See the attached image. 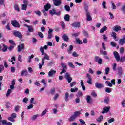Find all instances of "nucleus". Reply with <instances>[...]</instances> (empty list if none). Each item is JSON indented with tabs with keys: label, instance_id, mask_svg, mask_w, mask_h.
Returning <instances> with one entry per match:
<instances>
[{
	"label": "nucleus",
	"instance_id": "obj_29",
	"mask_svg": "<svg viewBox=\"0 0 125 125\" xmlns=\"http://www.w3.org/2000/svg\"><path fill=\"white\" fill-rule=\"evenodd\" d=\"M64 98L66 102H68V101H69V93H65Z\"/></svg>",
	"mask_w": 125,
	"mask_h": 125
},
{
	"label": "nucleus",
	"instance_id": "obj_52",
	"mask_svg": "<svg viewBox=\"0 0 125 125\" xmlns=\"http://www.w3.org/2000/svg\"><path fill=\"white\" fill-rule=\"evenodd\" d=\"M47 111H48V109L46 108L45 110H44L42 113V114H41L42 117L43 116H44V115H45V114H46V113L47 112Z\"/></svg>",
	"mask_w": 125,
	"mask_h": 125
},
{
	"label": "nucleus",
	"instance_id": "obj_7",
	"mask_svg": "<svg viewBox=\"0 0 125 125\" xmlns=\"http://www.w3.org/2000/svg\"><path fill=\"white\" fill-rule=\"evenodd\" d=\"M10 89H8L6 94V97H8V96H9V95H10V94L11 93V92H12V90H13V89H14V88H15V87L12 85H10Z\"/></svg>",
	"mask_w": 125,
	"mask_h": 125
},
{
	"label": "nucleus",
	"instance_id": "obj_3",
	"mask_svg": "<svg viewBox=\"0 0 125 125\" xmlns=\"http://www.w3.org/2000/svg\"><path fill=\"white\" fill-rule=\"evenodd\" d=\"M80 115H81V111H76L70 118L69 122H73V121L75 120L77 117H79Z\"/></svg>",
	"mask_w": 125,
	"mask_h": 125
},
{
	"label": "nucleus",
	"instance_id": "obj_42",
	"mask_svg": "<svg viewBox=\"0 0 125 125\" xmlns=\"http://www.w3.org/2000/svg\"><path fill=\"white\" fill-rule=\"evenodd\" d=\"M28 5H25V4H22L21 5V9L22 10H27V7Z\"/></svg>",
	"mask_w": 125,
	"mask_h": 125
},
{
	"label": "nucleus",
	"instance_id": "obj_27",
	"mask_svg": "<svg viewBox=\"0 0 125 125\" xmlns=\"http://www.w3.org/2000/svg\"><path fill=\"white\" fill-rule=\"evenodd\" d=\"M72 27H74V28H80V22H74L72 25Z\"/></svg>",
	"mask_w": 125,
	"mask_h": 125
},
{
	"label": "nucleus",
	"instance_id": "obj_50",
	"mask_svg": "<svg viewBox=\"0 0 125 125\" xmlns=\"http://www.w3.org/2000/svg\"><path fill=\"white\" fill-rule=\"evenodd\" d=\"M79 56V54H77V52L76 51L72 53V56H74V57H78Z\"/></svg>",
	"mask_w": 125,
	"mask_h": 125
},
{
	"label": "nucleus",
	"instance_id": "obj_11",
	"mask_svg": "<svg viewBox=\"0 0 125 125\" xmlns=\"http://www.w3.org/2000/svg\"><path fill=\"white\" fill-rule=\"evenodd\" d=\"M53 2L55 6H59L61 5V3H62L61 0H53Z\"/></svg>",
	"mask_w": 125,
	"mask_h": 125
},
{
	"label": "nucleus",
	"instance_id": "obj_64",
	"mask_svg": "<svg viewBox=\"0 0 125 125\" xmlns=\"http://www.w3.org/2000/svg\"><path fill=\"white\" fill-rule=\"evenodd\" d=\"M122 107L125 108V100H123L121 103Z\"/></svg>",
	"mask_w": 125,
	"mask_h": 125
},
{
	"label": "nucleus",
	"instance_id": "obj_15",
	"mask_svg": "<svg viewBox=\"0 0 125 125\" xmlns=\"http://www.w3.org/2000/svg\"><path fill=\"white\" fill-rule=\"evenodd\" d=\"M52 32H53V30L51 29H49L48 32V39L49 40H50V39H52V37L53 36L52 35Z\"/></svg>",
	"mask_w": 125,
	"mask_h": 125
},
{
	"label": "nucleus",
	"instance_id": "obj_36",
	"mask_svg": "<svg viewBox=\"0 0 125 125\" xmlns=\"http://www.w3.org/2000/svg\"><path fill=\"white\" fill-rule=\"evenodd\" d=\"M15 60H16L15 57H12L11 58V60H8V61H9V62H11L12 65H14L15 63L14 62H13V61H15Z\"/></svg>",
	"mask_w": 125,
	"mask_h": 125
},
{
	"label": "nucleus",
	"instance_id": "obj_37",
	"mask_svg": "<svg viewBox=\"0 0 125 125\" xmlns=\"http://www.w3.org/2000/svg\"><path fill=\"white\" fill-rule=\"evenodd\" d=\"M38 117H40V115H39V114L34 115H33V116L31 117V119H32V121H35V120L37 119V118Z\"/></svg>",
	"mask_w": 125,
	"mask_h": 125
},
{
	"label": "nucleus",
	"instance_id": "obj_22",
	"mask_svg": "<svg viewBox=\"0 0 125 125\" xmlns=\"http://www.w3.org/2000/svg\"><path fill=\"white\" fill-rule=\"evenodd\" d=\"M111 36L113 37V39L115 40L116 42H118L119 41V39L117 38V33L115 32H112L111 33Z\"/></svg>",
	"mask_w": 125,
	"mask_h": 125
},
{
	"label": "nucleus",
	"instance_id": "obj_25",
	"mask_svg": "<svg viewBox=\"0 0 125 125\" xmlns=\"http://www.w3.org/2000/svg\"><path fill=\"white\" fill-rule=\"evenodd\" d=\"M108 28L107 26H104L103 28H102L100 30V34H103L104 32H105V31H107Z\"/></svg>",
	"mask_w": 125,
	"mask_h": 125
},
{
	"label": "nucleus",
	"instance_id": "obj_57",
	"mask_svg": "<svg viewBox=\"0 0 125 125\" xmlns=\"http://www.w3.org/2000/svg\"><path fill=\"white\" fill-rule=\"evenodd\" d=\"M33 107H34V104H30L27 106V110L33 109Z\"/></svg>",
	"mask_w": 125,
	"mask_h": 125
},
{
	"label": "nucleus",
	"instance_id": "obj_49",
	"mask_svg": "<svg viewBox=\"0 0 125 125\" xmlns=\"http://www.w3.org/2000/svg\"><path fill=\"white\" fill-rule=\"evenodd\" d=\"M71 92H77L78 91V88L75 87L70 89Z\"/></svg>",
	"mask_w": 125,
	"mask_h": 125
},
{
	"label": "nucleus",
	"instance_id": "obj_26",
	"mask_svg": "<svg viewBox=\"0 0 125 125\" xmlns=\"http://www.w3.org/2000/svg\"><path fill=\"white\" fill-rule=\"evenodd\" d=\"M21 76H25L27 77V76H28V71H27L26 69H24L23 70L21 71Z\"/></svg>",
	"mask_w": 125,
	"mask_h": 125
},
{
	"label": "nucleus",
	"instance_id": "obj_2",
	"mask_svg": "<svg viewBox=\"0 0 125 125\" xmlns=\"http://www.w3.org/2000/svg\"><path fill=\"white\" fill-rule=\"evenodd\" d=\"M49 60V56L48 55L45 54L44 57L42 58V64L41 63L39 64V68L40 70H42V66L44 65V61L45 60Z\"/></svg>",
	"mask_w": 125,
	"mask_h": 125
},
{
	"label": "nucleus",
	"instance_id": "obj_47",
	"mask_svg": "<svg viewBox=\"0 0 125 125\" xmlns=\"http://www.w3.org/2000/svg\"><path fill=\"white\" fill-rule=\"evenodd\" d=\"M61 27H62V28L63 29H65V22H64V21H61Z\"/></svg>",
	"mask_w": 125,
	"mask_h": 125
},
{
	"label": "nucleus",
	"instance_id": "obj_19",
	"mask_svg": "<svg viewBox=\"0 0 125 125\" xmlns=\"http://www.w3.org/2000/svg\"><path fill=\"white\" fill-rule=\"evenodd\" d=\"M113 30L115 31V32H119V31H121L122 30V28L121 26L116 25L113 28Z\"/></svg>",
	"mask_w": 125,
	"mask_h": 125
},
{
	"label": "nucleus",
	"instance_id": "obj_40",
	"mask_svg": "<svg viewBox=\"0 0 125 125\" xmlns=\"http://www.w3.org/2000/svg\"><path fill=\"white\" fill-rule=\"evenodd\" d=\"M84 8L85 11H86V13L89 12H88V6L87 5V4H84Z\"/></svg>",
	"mask_w": 125,
	"mask_h": 125
},
{
	"label": "nucleus",
	"instance_id": "obj_12",
	"mask_svg": "<svg viewBox=\"0 0 125 125\" xmlns=\"http://www.w3.org/2000/svg\"><path fill=\"white\" fill-rule=\"evenodd\" d=\"M117 75L119 77H122L123 75V68L119 67L117 68Z\"/></svg>",
	"mask_w": 125,
	"mask_h": 125
},
{
	"label": "nucleus",
	"instance_id": "obj_1",
	"mask_svg": "<svg viewBox=\"0 0 125 125\" xmlns=\"http://www.w3.org/2000/svg\"><path fill=\"white\" fill-rule=\"evenodd\" d=\"M113 54L115 59L117 62H121V63H124L125 61V56L120 57V54L117 51H114Z\"/></svg>",
	"mask_w": 125,
	"mask_h": 125
},
{
	"label": "nucleus",
	"instance_id": "obj_9",
	"mask_svg": "<svg viewBox=\"0 0 125 125\" xmlns=\"http://www.w3.org/2000/svg\"><path fill=\"white\" fill-rule=\"evenodd\" d=\"M94 62L101 65L102 64V59L99 58V56H95Z\"/></svg>",
	"mask_w": 125,
	"mask_h": 125
},
{
	"label": "nucleus",
	"instance_id": "obj_23",
	"mask_svg": "<svg viewBox=\"0 0 125 125\" xmlns=\"http://www.w3.org/2000/svg\"><path fill=\"white\" fill-rule=\"evenodd\" d=\"M95 85L96 88H98L99 89L100 88H102V87H103V85L98 83H95Z\"/></svg>",
	"mask_w": 125,
	"mask_h": 125
},
{
	"label": "nucleus",
	"instance_id": "obj_17",
	"mask_svg": "<svg viewBox=\"0 0 125 125\" xmlns=\"http://www.w3.org/2000/svg\"><path fill=\"white\" fill-rule=\"evenodd\" d=\"M24 46L25 45H24V44H21V45H19L18 46V52H20L22 51V50L24 49Z\"/></svg>",
	"mask_w": 125,
	"mask_h": 125
},
{
	"label": "nucleus",
	"instance_id": "obj_13",
	"mask_svg": "<svg viewBox=\"0 0 125 125\" xmlns=\"http://www.w3.org/2000/svg\"><path fill=\"white\" fill-rule=\"evenodd\" d=\"M110 106L107 107L105 106L103 108V111H102V114H106L110 111Z\"/></svg>",
	"mask_w": 125,
	"mask_h": 125
},
{
	"label": "nucleus",
	"instance_id": "obj_41",
	"mask_svg": "<svg viewBox=\"0 0 125 125\" xmlns=\"http://www.w3.org/2000/svg\"><path fill=\"white\" fill-rule=\"evenodd\" d=\"M105 92H106V93H111V92H112V90L110 88L106 87L105 88Z\"/></svg>",
	"mask_w": 125,
	"mask_h": 125
},
{
	"label": "nucleus",
	"instance_id": "obj_61",
	"mask_svg": "<svg viewBox=\"0 0 125 125\" xmlns=\"http://www.w3.org/2000/svg\"><path fill=\"white\" fill-rule=\"evenodd\" d=\"M19 109H20V106H15L14 108V111L15 112H18V111L19 110Z\"/></svg>",
	"mask_w": 125,
	"mask_h": 125
},
{
	"label": "nucleus",
	"instance_id": "obj_24",
	"mask_svg": "<svg viewBox=\"0 0 125 125\" xmlns=\"http://www.w3.org/2000/svg\"><path fill=\"white\" fill-rule=\"evenodd\" d=\"M62 40H63L64 42H69V37H68L67 34H63L62 36Z\"/></svg>",
	"mask_w": 125,
	"mask_h": 125
},
{
	"label": "nucleus",
	"instance_id": "obj_18",
	"mask_svg": "<svg viewBox=\"0 0 125 125\" xmlns=\"http://www.w3.org/2000/svg\"><path fill=\"white\" fill-rule=\"evenodd\" d=\"M86 16L87 21H90L91 20H92V17H91V16H90V13H86Z\"/></svg>",
	"mask_w": 125,
	"mask_h": 125
},
{
	"label": "nucleus",
	"instance_id": "obj_8",
	"mask_svg": "<svg viewBox=\"0 0 125 125\" xmlns=\"http://www.w3.org/2000/svg\"><path fill=\"white\" fill-rule=\"evenodd\" d=\"M65 78L66 80H67L68 83H70L71 82H72V80H73V78L70 76V73L66 72L65 75Z\"/></svg>",
	"mask_w": 125,
	"mask_h": 125
},
{
	"label": "nucleus",
	"instance_id": "obj_16",
	"mask_svg": "<svg viewBox=\"0 0 125 125\" xmlns=\"http://www.w3.org/2000/svg\"><path fill=\"white\" fill-rule=\"evenodd\" d=\"M55 74H56V71L51 69L48 73V76L49 77H53Z\"/></svg>",
	"mask_w": 125,
	"mask_h": 125
},
{
	"label": "nucleus",
	"instance_id": "obj_33",
	"mask_svg": "<svg viewBox=\"0 0 125 125\" xmlns=\"http://www.w3.org/2000/svg\"><path fill=\"white\" fill-rule=\"evenodd\" d=\"M28 32H29V33H32L34 32V27H33L32 25H30L28 28Z\"/></svg>",
	"mask_w": 125,
	"mask_h": 125
},
{
	"label": "nucleus",
	"instance_id": "obj_30",
	"mask_svg": "<svg viewBox=\"0 0 125 125\" xmlns=\"http://www.w3.org/2000/svg\"><path fill=\"white\" fill-rule=\"evenodd\" d=\"M86 100L87 103H90V102H92V99L90 96H87L86 97Z\"/></svg>",
	"mask_w": 125,
	"mask_h": 125
},
{
	"label": "nucleus",
	"instance_id": "obj_43",
	"mask_svg": "<svg viewBox=\"0 0 125 125\" xmlns=\"http://www.w3.org/2000/svg\"><path fill=\"white\" fill-rule=\"evenodd\" d=\"M11 105V103H10V102H7L6 103V108H7V109H9V108H10Z\"/></svg>",
	"mask_w": 125,
	"mask_h": 125
},
{
	"label": "nucleus",
	"instance_id": "obj_35",
	"mask_svg": "<svg viewBox=\"0 0 125 125\" xmlns=\"http://www.w3.org/2000/svg\"><path fill=\"white\" fill-rule=\"evenodd\" d=\"M64 9H65L66 11H67L68 12H69L71 11L70 6H68V5H66L64 6Z\"/></svg>",
	"mask_w": 125,
	"mask_h": 125
},
{
	"label": "nucleus",
	"instance_id": "obj_48",
	"mask_svg": "<svg viewBox=\"0 0 125 125\" xmlns=\"http://www.w3.org/2000/svg\"><path fill=\"white\" fill-rule=\"evenodd\" d=\"M68 66H69L70 68H72V69H75V65H74L73 63L69 62L68 63Z\"/></svg>",
	"mask_w": 125,
	"mask_h": 125
},
{
	"label": "nucleus",
	"instance_id": "obj_44",
	"mask_svg": "<svg viewBox=\"0 0 125 125\" xmlns=\"http://www.w3.org/2000/svg\"><path fill=\"white\" fill-rule=\"evenodd\" d=\"M76 41L78 44H83V41L80 40L79 38H76Z\"/></svg>",
	"mask_w": 125,
	"mask_h": 125
},
{
	"label": "nucleus",
	"instance_id": "obj_60",
	"mask_svg": "<svg viewBox=\"0 0 125 125\" xmlns=\"http://www.w3.org/2000/svg\"><path fill=\"white\" fill-rule=\"evenodd\" d=\"M41 52L42 53V55H44V50L43 49V47H41L40 49Z\"/></svg>",
	"mask_w": 125,
	"mask_h": 125
},
{
	"label": "nucleus",
	"instance_id": "obj_31",
	"mask_svg": "<svg viewBox=\"0 0 125 125\" xmlns=\"http://www.w3.org/2000/svg\"><path fill=\"white\" fill-rule=\"evenodd\" d=\"M1 51L3 52H6V51H7V46L4 44H3V48L2 49Z\"/></svg>",
	"mask_w": 125,
	"mask_h": 125
},
{
	"label": "nucleus",
	"instance_id": "obj_63",
	"mask_svg": "<svg viewBox=\"0 0 125 125\" xmlns=\"http://www.w3.org/2000/svg\"><path fill=\"white\" fill-rule=\"evenodd\" d=\"M121 9L122 11H123V12H125V3L122 6Z\"/></svg>",
	"mask_w": 125,
	"mask_h": 125
},
{
	"label": "nucleus",
	"instance_id": "obj_14",
	"mask_svg": "<svg viewBox=\"0 0 125 125\" xmlns=\"http://www.w3.org/2000/svg\"><path fill=\"white\" fill-rule=\"evenodd\" d=\"M118 43L120 45H124V44H125V35L124 36V38L119 40Z\"/></svg>",
	"mask_w": 125,
	"mask_h": 125
},
{
	"label": "nucleus",
	"instance_id": "obj_56",
	"mask_svg": "<svg viewBox=\"0 0 125 125\" xmlns=\"http://www.w3.org/2000/svg\"><path fill=\"white\" fill-rule=\"evenodd\" d=\"M18 60L19 61V62H22L23 60H22V56L21 55H19L18 57Z\"/></svg>",
	"mask_w": 125,
	"mask_h": 125
},
{
	"label": "nucleus",
	"instance_id": "obj_10",
	"mask_svg": "<svg viewBox=\"0 0 125 125\" xmlns=\"http://www.w3.org/2000/svg\"><path fill=\"white\" fill-rule=\"evenodd\" d=\"M86 78L88 79L87 83H88L89 84H92V78H91V76H90V75H89V74H87L86 75Z\"/></svg>",
	"mask_w": 125,
	"mask_h": 125
},
{
	"label": "nucleus",
	"instance_id": "obj_45",
	"mask_svg": "<svg viewBox=\"0 0 125 125\" xmlns=\"http://www.w3.org/2000/svg\"><path fill=\"white\" fill-rule=\"evenodd\" d=\"M34 13H35V14L38 16H41V15H42V13H41V11L39 10L35 11Z\"/></svg>",
	"mask_w": 125,
	"mask_h": 125
},
{
	"label": "nucleus",
	"instance_id": "obj_53",
	"mask_svg": "<svg viewBox=\"0 0 125 125\" xmlns=\"http://www.w3.org/2000/svg\"><path fill=\"white\" fill-rule=\"evenodd\" d=\"M83 34L84 36H85V37H86V38H88V37H89V35H88V33H87V32H86L85 30H84L83 31Z\"/></svg>",
	"mask_w": 125,
	"mask_h": 125
},
{
	"label": "nucleus",
	"instance_id": "obj_6",
	"mask_svg": "<svg viewBox=\"0 0 125 125\" xmlns=\"http://www.w3.org/2000/svg\"><path fill=\"white\" fill-rule=\"evenodd\" d=\"M11 24L14 28H20V24H19V23L17 22L16 20L11 21Z\"/></svg>",
	"mask_w": 125,
	"mask_h": 125
},
{
	"label": "nucleus",
	"instance_id": "obj_34",
	"mask_svg": "<svg viewBox=\"0 0 125 125\" xmlns=\"http://www.w3.org/2000/svg\"><path fill=\"white\" fill-rule=\"evenodd\" d=\"M102 120H103V116L102 115H101L96 119V121L98 123H100V122H102Z\"/></svg>",
	"mask_w": 125,
	"mask_h": 125
},
{
	"label": "nucleus",
	"instance_id": "obj_4",
	"mask_svg": "<svg viewBox=\"0 0 125 125\" xmlns=\"http://www.w3.org/2000/svg\"><path fill=\"white\" fill-rule=\"evenodd\" d=\"M13 35L16 37V38H19V39H22L23 38V35H22V33H20V32L15 30L13 32Z\"/></svg>",
	"mask_w": 125,
	"mask_h": 125
},
{
	"label": "nucleus",
	"instance_id": "obj_62",
	"mask_svg": "<svg viewBox=\"0 0 125 125\" xmlns=\"http://www.w3.org/2000/svg\"><path fill=\"white\" fill-rule=\"evenodd\" d=\"M14 48V45H11L9 47H8V50H9V51H12V49H13Z\"/></svg>",
	"mask_w": 125,
	"mask_h": 125
},
{
	"label": "nucleus",
	"instance_id": "obj_5",
	"mask_svg": "<svg viewBox=\"0 0 125 125\" xmlns=\"http://www.w3.org/2000/svg\"><path fill=\"white\" fill-rule=\"evenodd\" d=\"M105 84L106 85H108L109 87H112V86H113V85H115V84H116V80L112 79L111 80V82H109L108 81H106L105 82Z\"/></svg>",
	"mask_w": 125,
	"mask_h": 125
},
{
	"label": "nucleus",
	"instance_id": "obj_28",
	"mask_svg": "<svg viewBox=\"0 0 125 125\" xmlns=\"http://www.w3.org/2000/svg\"><path fill=\"white\" fill-rule=\"evenodd\" d=\"M64 19L65 21H70V15L66 14L64 15Z\"/></svg>",
	"mask_w": 125,
	"mask_h": 125
},
{
	"label": "nucleus",
	"instance_id": "obj_59",
	"mask_svg": "<svg viewBox=\"0 0 125 125\" xmlns=\"http://www.w3.org/2000/svg\"><path fill=\"white\" fill-rule=\"evenodd\" d=\"M112 69L113 71H116L117 70V64L114 63L112 66Z\"/></svg>",
	"mask_w": 125,
	"mask_h": 125
},
{
	"label": "nucleus",
	"instance_id": "obj_21",
	"mask_svg": "<svg viewBox=\"0 0 125 125\" xmlns=\"http://www.w3.org/2000/svg\"><path fill=\"white\" fill-rule=\"evenodd\" d=\"M44 7L45 11H48V9H50V8H51V5L49 3H47L44 5Z\"/></svg>",
	"mask_w": 125,
	"mask_h": 125
},
{
	"label": "nucleus",
	"instance_id": "obj_38",
	"mask_svg": "<svg viewBox=\"0 0 125 125\" xmlns=\"http://www.w3.org/2000/svg\"><path fill=\"white\" fill-rule=\"evenodd\" d=\"M14 8L15 10H16V11H18V12H19V11H20V9H19V7L18 6V5H17V4H15Z\"/></svg>",
	"mask_w": 125,
	"mask_h": 125
},
{
	"label": "nucleus",
	"instance_id": "obj_54",
	"mask_svg": "<svg viewBox=\"0 0 125 125\" xmlns=\"http://www.w3.org/2000/svg\"><path fill=\"white\" fill-rule=\"evenodd\" d=\"M50 93L52 95L55 94V88H53L50 90Z\"/></svg>",
	"mask_w": 125,
	"mask_h": 125
},
{
	"label": "nucleus",
	"instance_id": "obj_32",
	"mask_svg": "<svg viewBox=\"0 0 125 125\" xmlns=\"http://www.w3.org/2000/svg\"><path fill=\"white\" fill-rule=\"evenodd\" d=\"M55 12H56V11H55V9H53L50 10L49 11V12L50 15H51L52 16L54 15V14H55Z\"/></svg>",
	"mask_w": 125,
	"mask_h": 125
},
{
	"label": "nucleus",
	"instance_id": "obj_46",
	"mask_svg": "<svg viewBox=\"0 0 125 125\" xmlns=\"http://www.w3.org/2000/svg\"><path fill=\"white\" fill-rule=\"evenodd\" d=\"M102 5L103 7V8H104L105 9H107V7L106 6V2L105 1H103Z\"/></svg>",
	"mask_w": 125,
	"mask_h": 125
},
{
	"label": "nucleus",
	"instance_id": "obj_51",
	"mask_svg": "<svg viewBox=\"0 0 125 125\" xmlns=\"http://www.w3.org/2000/svg\"><path fill=\"white\" fill-rule=\"evenodd\" d=\"M105 75H108L110 73V68L107 67L105 69Z\"/></svg>",
	"mask_w": 125,
	"mask_h": 125
},
{
	"label": "nucleus",
	"instance_id": "obj_58",
	"mask_svg": "<svg viewBox=\"0 0 125 125\" xmlns=\"http://www.w3.org/2000/svg\"><path fill=\"white\" fill-rule=\"evenodd\" d=\"M36 103L35 102V98H31L30 99V104H35Z\"/></svg>",
	"mask_w": 125,
	"mask_h": 125
},
{
	"label": "nucleus",
	"instance_id": "obj_55",
	"mask_svg": "<svg viewBox=\"0 0 125 125\" xmlns=\"http://www.w3.org/2000/svg\"><path fill=\"white\" fill-rule=\"evenodd\" d=\"M110 44L112 47H116L117 46V44L113 41L110 42Z\"/></svg>",
	"mask_w": 125,
	"mask_h": 125
},
{
	"label": "nucleus",
	"instance_id": "obj_39",
	"mask_svg": "<svg viewBox=\"0 0 125 125\" xmlns=\"http://www.w3.org/2000/svg\"><path fill=\"white\" fill-rule=\"evenodd\" d=\"M100 53L102 55H104V56H106L108 54V53L106 51H103L102 50H100Z\"/></svg>",
	"mask_w": 125,
	"mask_h": 125
},
{
	"label": "nucleus",
	"instance_id": "obj_20",
	"mask_svg": "<svg viewBox=\"0 0 125 125\" xmlns=\"http://www.w3.org/2000/svg\"><path fill=\"white\" fill-rule=\"evenodd\" d=\"M73 49H74V46L70 45L69 46L68 49H67V52L69 54H72V52L73 51Z\"/></svg>",
	"mask_w": 125,
	"mask_h": 125
}]
</instances>
